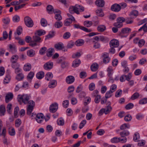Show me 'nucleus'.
<instances>
[{
    "instance_id": "f257e3e1",
    "label": "nucleus",
    "mask_w": 147,
    "mask_h": 147,
    "mask_svg": "<svg viewBox=\"0 0 147 147\" xmlns=\"http://www.w3.org/2000/svg\"><path fill=\"white\" fill-rule=\"evenodd\" d=\"M27 107V113L30 115L32 113L35 105V102L32 100H30L28 102Z\"/></svg>"
},
{
    "instance_id": "f03ea898",
    "label": "nucleus",
    "mask_w": 147,
    "mask_h": 147,
    "mask_svg": "<svg viewBox=\"0 0 147 147\" xmlns=\"http://www.w3.org/2000/svg\"><path fill=\"white\" fill-rule=\"evenodd\" d=\"M25 24L28 27H32L34 25L33 22L29 17L27 16L24 18Z\"/></svg>"
},
{
    "instance_id": "7ed1b4c3",
    "label": "nucleus",
    "mask_w": 147,
    "mask_h": 147,
    "mask_svg": "<svg viewBox=\"0 0 147 147\" xmlns=\"http://www.w3.org/2000/svg\"><path fill=\"white\" fill-rule=\"evenodd\" d=\"M30 96L28 94H23L22 95H20L18 96V98L20 100H22L23 102L25 104H27Z\"/></svg>"
},
{
    "instance_id": "20e7f679",
    "label": "nucleus",
    "mask_w": 147,
    "mask_h": 147,
    "mask_svg": "<svg viewBox=\"0 0 147 147\" xmlns=\"http://www.w3.org/2000/svg\"><path fill=\"white\" fill-rule=\"evenodd\" d=\"M102 57L103 58V63L105 64L108 63L111 59L109 56V53L107 52L103 53L102 54Z\"/></svg>"
},
{
    "instance_id": "39448f33",
    "label": "nucleus",
    "mask_w": 147,
    "mask_h": 147,
    "mask_svg": "<svg viewBox=\"0 0 147 147\" xmlns=\"http://www.w3.org/2000/svg\"><path fill=\"white\" fill-rule=\"evenodd\" d=\"M44 119L45 117L42 113H40L36 115V120L38 123H42L44 120Z\"/></svg>"
},
{
    "instance_id": "423d86ee",
    "label": "nucleus",
    "mask_w": 147,
    "mask_h": 147,
    "mask_svg": "<svg viewBox=\"0 0 147 147\" xmlns=\"http://www.w3.org/2000/svg\"><path fill=\"white\" fill-rule=\"evenodd\" d=\"M58 109V105L57 103H55L51 104L49 109L50 111L52 113H54Z\"/></svg>"
},
{
    "instance_id": "0eeeda50",
    "label": "nucleus",
    "mask_w": 147,
    "mask_h": 147,
    "mask_svg": "<svg viewBox=\"0 0 147 147\" xmlns=\"http://www.w3.org/2000/svg\"><path fill=\"white\" fill-rule=\"evenodd\" d=\"M119 45L118 41L115 39H113L111 40L109 42V45L110 47H118Z\"/></svg>"
},
{
    "instance_id": "6e6552de",
    "label": "nucleus",
    "mask_w": 147,
    "mask_h": 147,
    "mask_svg": "<svg viewBox=\"0 0 147 147\" xmlns=\"http://www.w3.org/2000/svg\"><path fill=\"white\" fill-rule=\"evenodd\" d=\"M111 8L112 11L117 12L120 11L121 7L120 5L115 3L111 6Z\"/></svg>"
},
{
    "instance_id": "1a4fd4ad",
    "label": "nucleus",
    "mask_w": 147,
    "mask_h": 147,
    "mask_svg": "<svg viewBox=\"0 0 147 147\" xmlns=\"http://www.w3.org/2000/svg\"><path fill=\"white\" fill-rule=\"evenodd\" d=\"M53 66V62H48L44 64L43 67L45 70H49L52 68Z\"/></svg>"
},
{
    "instance_id": "9d476101",
    "label": "nucleus",
    "mask_w": 147,
    "mask_h": 147,
    "mask_svg": "<svg viewBox=\"0 0 147 147\" xmlns=\"http://www.w3.org/2000/svg\"><path fill=\"white\" fill-rule=\"evenodd\" d=\"M54 47L57 50H61L64 49V45L61 42H59L55 44Z\"/></svg>"
},
{
    "instance_id": "9b49d317",
    "label": "nucleus",
    "mask_w": 147,
    "mask_h": 147,
    "mask_svg": "<svg viewBox=\"0 0 147 147\" xmlns=\"http://www.w3.org/2000/svg\"><path fill=\"white\" fill-rule=\"evenodd\" d=\"M13 94L12 93L9 92L7 94L5 98V101L6 102L8 103L13 99Z\"/></svg>"
},
{
    "instance_id": "f8f14e48",
    "label": "nucleus",
    "mask_w": 147,
    "mask_h": 147,
    "mask_svg": "<svg viewBox=\"0 0 147 147\" xmlns=\"http://www.w3.org/2000/svg\"><path fill=\"white\" fill-rule=\"evenodd\" d=\"M75 78L74 76H69L67 77L66 79V82L68 84H70L74 82Z\"/></svg>"
},
{
    "instance_id": "ddd939ff",
    "label": "nucleus",
    "mask_w": 147,
    "mask_h": 147,
    "mask_svg": "<svg viewBox=\"0 0 147 147\" xmlns=\"http://www.w3.org/2000/svg\"><path fill=\"white\" fill-rule=\"evenodd\" d=\"M57 82L55 80H52L49 83L48 86L50 88H53L57 85Z\"/></svg>"
},
{
    "instance_id": "4468645a",
    "label": "nucleus",
    "mask_w": 147,
    "mask_h": 147,
    "mask_svg": "<svg viewBox=\"0 0 147 147\" xmlns=\"http://www.w3.org/2000/svg\"><path fill=\"white\" fill-rule=\"evenodd\" d=\"M95 3L98 6L103 7L105 5V2L103 0H97Z\"/></svg>"
},
{
    "instance_id": "2eb2a0df",
    "label": "nucleus",
    "mask_w": 147,
    "mask_h": 147,
    "mask_svg": "<svg viewBox=\"0 0 147 147\" xmlns=\"http://www.w3.org/2000/svg\"><path fill=\"white\" fill-rule=\"evenodd\" d=\"M69 12L71 14H73L74 13H75L78 14H80V12L79 11H77L75 8L74 6H70L69 8Z\"/></svg>"
},
{
    "instance_id": "dca6fc26",
    "label": "nucleus",
    "mask_w": 147,
    "mask_h": 147,
    "mask_svg": "<svg viewBox=\"0 0 147 147\" xmlns=\"http://www.w3.org/2000/svg\"><path fill=\"white\" fill-rule=\"evenodd\" d=\"M81 61L80 59H76L74 61L72 64V66L74 67H78L80 64Z\"/></svg>"
},
{
    "instance_id": "f3484780",
    "label": "nucleus",
    "mask_w": 147,
    "mask_h": 147,
    "mask_svg": "<svg viewBox=\"0 0 147 147\" xmlns=\"http://www.w3.org/2000/svg\"><path fill=\"white\" fill-rule=\"evenodd\" d=\"M9 52H11L12 53H15L16 52V47L14 45L9 44Z\"/></svg>"
},
{
    "instance_id": "a211bd4d",
    "label": "nucleus",
    "mask_w": 147,
    "mask_h": 147,
    "mask_svg": "<svg viewBox=\"0 0 147 147\" xmlns=\"http://www.w3.org/2000/svg\"><path fill=\"white\" fill-rule=\"evenodd\" d=\"M45 34L46 31L45 30L42 29H40L36 30L35 33V34H36L38 36H40L44 35Z\"/></svg>"
},
{
    "instance_id": "6ab92c4d",
    "label": "nucleus",
    "mask_w": 147,
    "mask_h": 147,
    "mask_svg": "<svg viewBox=\"0 0 147 147\" xmlns=\"http://www.w3.org/2000/svg\"><path fill=\"white\" fill-rule=\"evenodd\" d=\"M31 67L32 66L31 64L29 63H28L24 65L23 69L25 71H29L31 69Z\"/></svg>"
},
{
    "instance_id": "aec40b11",
    "label": "nucleus",
    "mask_w": 147,
    "mask_h": 147,
    "mask_svg": "<svg viewBox=\"0 0 147 147\" xmlns=\"http://www.w3.org/2000/svg\"><path fill=\"white\" fill-rule=\"evenodd\" d=\"M98 65L96 63H93L90 66L91 70L93 71H96L98 69Z\"/></svg>"
},
{
    "instance_id": "412c9836",
    "label": "nucleus",
    "mask_w": 147,
    "mask_h": 147,
    "mask_svg": "<svg viewBox=\"0 0 147 147\" xmlns=\"http://www.w3.org/2000/svg\"><path fill=\"white\" fill-rule=\"evenodd\" d=\"M45 75V73L42 71H40L37 73L36 75V78L38 79H41L44 77Z\"/></svg>"
},
{
    "instance_id": "4be33fe9",
    "label": "nucleus",
    "mask_w": 147,
    "mask_h": 147,
    "mask_svg": "<svg viewBox=\"0 0 147 147\" xmlns=\"http://www.w3.org/2000/svg\"><path fill=\"white\" fill-rule=\"evenodd\" d=\"M84 41L82 39H78L76 40L75 43V45L77 46H81L84 44Z\"/></svg>"
},
{
    "instance_id": "5701e85b",
    "label": "nucleus",
    "mask_w": 147,
    "mask_h": 147,
    "mask_svg": "<svg viewBox=\"0 0 147 147\" xmlns=\"http://www.w3.org/2000/svg\"><path fill=\"white\" fill-rule=\"evenodd\" d=\"M142 30H143L144 33L147 32V25H146V24H144L143 26L140 28L136 32H141Z\"/></svg>"
},
{
    "instance_id": "b1692460",
    "label": "nucleus",
    "mask_w": 147,
    "mask_h": 147,
    "mask_svg": "<svg viewBox=\"0 0 147 147\" xmlns=\"http://www.w3.org/2000/svg\"><path fill=\"white\" fill-rule=\"evenodd\" d=\"M53 77V74L51 72H48L45 75V79L49 81L52 79Z\"/></svg>"
},
{
    "instance_id": "393cba45",
    "label": "nucleus",
    "mask_w": 147,
    "mask_h": 147,
    "mask_svg": "<svg viewBox=\"0 0 147 147\" xmlns=\"http://www.w3.org/2000/svg\"><path fill=\"white\" fill-rule=\"evenodd\" d=\"M5 106L3 105H1L0 106V115L1 116L4 115L5 112Z\"/></svg>"
},
{
    "instance_id": "a878e982",
    "label": "nucleus",
    "mask_w": 147,
    "mask_h": 147,
    "mask_svg": "<svg viewBox=\"0 0 147 147\" xmlns=\"http://www.w3.org/2000/svg\"><path fill=\"white\" fill-rule=\"evenodd\" d=\"M32 39L37 43H40L41 42V38L36 34L33 36Z\"/></svg>"
},
{
    "instance_id": "bb28decb",
    "label": "nucleus",
    "mask_w": 147,
    "mask_h": 147,
    "mask_svg": "<svg viewBox=\"0 0 147 147\" xmlns=\"http://www.w3.org/2000/svg\"><path fill=\"white\" fill-rule=\"evenodd\" d=\"M131 29L128 28H123L121 30V33L124 34L128 33L131 31Z\"/></svg>"
},
{
    "instance_id": "cd10ccee",
    "label": "nucleus",
    "mask_w": 147,
    "mask_h": 147,
    "mask_svg": "<svg viewBox=\"0 0 147 147\" xmlns=\"http://www.w3.org/2000/svg\"><path fill=\"white\" fill-rule=\"evenodd\" d=\"M19 58V56L17 55H13L11 58V63L16 62Z\"/></svg>"
},
{
    "instance_id": "c85d7f7f",
    "label": "nucleus",
    "mask_w": 147,
    "mask_h": 147,
    "mask_svg": "<svg viewBox=\"0 0 147 147\" xmlns=\"http://www.w3.org/2000/svg\"><path fill=\"white\" fill-rule=\"evenodd\" d=\"M96 13L97 16L101 17H103L104 15V14L101 9L96 10Z\"/></svg>"
},
{
    "instance_id": "c756f323",
    "label": "nucleus",
    "mask_w": 147,
    "mask_h": 147,
    "mask_svg": "<svg viewBox=\"0 0 147 147\" xmlns=\"http://www.w3.org/2000/svg\"><path fill=\"white\" fill-rule=\"evenodd\" d=\"M34 74V72L32 71H30L28 74L27 77V79L28 81H31V80L33 78Z\"/></svg>"
},
{
    "instance_id": "7c9ffc66",
    "label": "nucleus",
    "mask_w": 147,
    "mask_h": 147,
    "mask_svg": "<svg viewBox=\"0 0 147 147\" xmlns=\"http://www.w3.org/2000/svg\"><path fill=\"white\" fill-rule=\"evenodd\" d=\"M54 52V50L53 48H51L48 49L46 55L47 57H51L53 55V53Z\"/></svg>"
},
{
    "instance_id": "2f4dec72",
    "label": "nucleus",
    "mask_w": 147,
    "mask_h": 147,
    "mask_svg": "<svg viewBox=\"0 0 147 147\" xmlns=\"http://www.w3.org/2000/svg\"><path fill=\"white\" fill-rule=\"evenodd\" d=\"M129 132L127 131H124L120 132V134L121 137H125V136H128Z\"/></svg>"
},
{
    "instance_id": "473e14b6",
    "label": "nucleus",
    "mask_w": 147,
    "mask_h": 147,
    "mask_svg": "<svg viewBox=\"0 0 147 147\" xmlns=\"http://www.w3.org/2000/svg\"><path fill=\"white\" fill-rule=\"evenodd\" d=\"M97 30L99 32H103L106 29L105 26L103 25H101L98 26L97 28Z\"/></svg>"
},
{
    "instance_id": "72a5a7b5",
    "label": "nucleus",
    "mask_w": 147,
    "mask_h": 147,
    "mask_svg": "<svg viewBox=\"0 0 147 147\" xmlns=\"http://www.w3.org/2000/svg\"><path fill=\"white\" fill-rule=\"evenodd\" d=\"M138 15V11L136 10H134L130 13L129 16L131 18H134L137 16Z\"/></svg>"
},
{
    "instance_id": "f704fd0d",
    "label": "nucleus",
    "mask_w": 147,
    "mask_h": 147,
    "mask_svg": "<svg viewBox=\"0 0 147 147\" xmlns=\"http://www.w3.org/2000/svg\"><path fill=\"white\" fill-rule=\"evenodd\" d=\"M47 10L49 13L51 14L53 13V7L51 5H48L47 6Z\"/></svg>"
},
{
    "instance_id": "c9c22d12",
    "label": "nucleus",
    "mask_w": 147,
    "mask_h": 147,
    "mask_svg": "<svg viewBox=\"0 0 147 147\" xmlns=\"http://www.w3.org/2000/svg\"><path fill=\"white\" fill-rule=\"evenodd\" d=\"M27 54L30 57H32L35 54V51L32 49H30L27 51Z\"/></svg>"
},
{
    "instance_id": "e433bc0d",
    "label": "nucleus",
    "mask_w": 147,
    "mask_h": 147,
    "mask_svg": "<svg viewBox=\"0 0 147 147\" xmlns=\"http://www.w3.org/2000/svg\"><path fill=\"white\" fill-rule=\"evenodd\" d=\"M63 24L62 22L60 21H58L55 23L54 26L56 28H60L62 26Z\"/></svg>"
},
{
    "instance_id": "4c0bfd02",
    "label": "nucleus",
    "mask_w": 147,
    "mask_h": 147,
    "mask_svg": "<svg viewBox=\"0 0 147 147\" xmlns=\"http://www.w3.org/2000/svg\"><path fill=\"white\" fill-rule=\"evenodd\" d=\"M113 70L112 67L111 66H109L107 69V71L108 72V76H110L112 75L113 74Z\"/></svg>"
},
{
    "instance_id": "58836bf2",
    "label": "nucleus",
    "mask_w": 147,
    "mask_h": 147,
    "mask_svg": "<svg viewBox=\"0 0 147 147\" xmlns=\"http://www.w3.org/2000/svg\"><path fill=\"white\" fill-rule=\"evenodd\" d=\"M140 96L138 92H136L134 94L131 96L130 99L132 100H134L138 98Z\"/></svg>"
},
{
    "instance_id": "ea45409f",
    "label": "nucleus",
    "mask_w": 147,
    "mask_h": 147,
    "mask_svg": "<svg viewBox=\"0 0 147 147\" xmlns=\"http://www.w3.org/2000/svg\"><path fill=\"white\" fill-rule=\"evenodd\" d=\"M92 24V21H86L84 23V25L86 27H89L91 26Z\"/></svg>"
},
{
    "instance_id": "a19ab883",
    "label": "nucleus",
    "mask_w": 147,
    "mask_h": 147,
    "mask_svg": "<svg viewBox=\"0 0 147 147\" xmlns=\"http://www.w3.org/2000/svg\"><path fill=\"white\" fill-rule=\"evenodd\" d=\"M40 24L43 27L46 26L47 24V21L44 18H42L40 21Z\"/></svg>"
},
{
    "instance_id": "79ce46f5",
    "label": "nucleus",
    "mask_w": 147,
    "mask_h": 147,
    "mask_svg": "<svg viewBox=\"0 0 147 147\" xmlns=\"http://www.w3.org/2000/svg\"><path fill=\"white\" fill-rule=\"evenodd\" d=\"M10 76L9 74H7L4 80V83L5 84L8 83L10 80Z\"/></svg>"
},
{
    "instance_id": "37998d69",
    "label": "nucleus",
    "mask_w": 147,
    "mask_h": 147,
    "mask_svg": "<svg viewBox=\"0 0 147 147\" xmlns=\"http://www.w3.org/2000/svg\"><path fill=\"white\" fill-rule=\"evenodd\" d=\"M130 127V125L129 124L124 123L120 127V129L121 130H124L126 128H129Z\"/></svg>"
},
{
    "instance_id": "c03bdc74",
    "label": "nucleus",
    "mask_w": 147,
    "mask_h": 147,
    "mask_svg": "<svg viewBox=\"0 0 147 147\" xmlns=\"http://www.w3.org/2000/svg\"><path fill=\"white\" fill-rule=\"evenodd\" d=\"M75 45V43L72 40L69 41L68 43L67 47L68 49H70Z\"/></svg>"
},
{
    "instance_id": "a18cd8bd",
    "label": "nucleus",
    "mask_w": 147,
    "mask_h": 147,
    "mask_svg": "<svg viewBox=\"0 0 147 147\" xmlns=\"http://www.w3.org/2000/svg\"><path fill=\"white\" fill-rule=\"evenodd\" d=\"M73 20H70V19H67L64 22V25L65 26H69L72 22Z\"/></svg>"
},
{
    "instance_id": "49530a36",
    "label": "nucleus",
    "mask_w": 147,
    "mask_h": 147,
    "mask_svg": "<svg viewBox=\"0 0 147 147\" xmlns=\"http://www.w3.org/2000/svg\"><path fill=\"white\" fill-rule=\"evenodd\" d=\"M113 92L111 90H109L106 93L105 95V98L106 99H107L111 97L112 96V93Z\"/></svg>"
},
{
    "instance_id": "de8ad7c7",
    "label": "nucleus",
    "mask_w": 147,
    "mask_h": 147,
    "mask_svg": "<svg viewBox=\"0 0 147 147\" xmlns=\"http://www.w3.org/2000/svg\"><path fill=\"white\" fill-rule=\"evenodd\" d=\"M57 123L59 125H63L64 124V121L63 119L61 118L57 119Z\"/></svg>"
},
{
    "instance_id": "09e8293b",
    "label": "nucleus",
    "mask_w": 147,
    "mask_h": 147,
    "mask_svg": "<svg viewBox=\"0 0 147 147\" xmlns=\"http://www.w3.org/2000/svg\"><path fill=\"white\" fill-rule=\"evenodd\" d=\"M12 107V105L11 104H8L7 106V110L8 113L10 114L11 113V109Z\"/></svg>"
},
{
    "instance_id": "8fccbe9b",
    "label": "nucleus",
    "mask_w": 147,
    "mask_h": 147,
    "mask_svg": "<svg viewBox=\"0 0 147 147\" xmlns=\"http://www.w3.org/2000/svg\"><path fill=\"white\" fill-rule=\"evenodd\" d=\"M140 138L139 134L138 133H136L134 136V140L135 142H137L138 141V140Z\"/></svg>"
},
{
    "instance_id": "3c124183",
    "label": "nucleus",
    "mask_w": 147,
    "mask_h": 147,
    "mask_svg": "<svg viewBox=\"0 0 147 147\" xmlns=\"http://www.w3.org/2000/svg\"><path fill=\"white\" fill-rule=\"evenodd\" d=\"M100 40L103 42H107L109 40V39L107 37L103 36H100Z\"/></svg>"
},
{
    "instance_id": "603ef678",
    "label": "nucleus",
    "mask_w": 147,
    "mask_h": 147,
    "mask_svg": "<svg viewBox=\"0 0 147 147\" xmlns=\"http://www.w3.org/2000/svg\"><path fill=\"white\" fill-rule=\"evenodd\" d=\"M24 78V76L22 73L18 74L16 77V79L19 81L22 80Z\"/></svg>"
},
{
    "instance_id": "864d4df0",
    "label": "nucleus",
    "mask_w": 147,
    "mask_h": 147,
    "mask_svg": "<svg viewBox=\"0 0 147 147\" xmlns=\"http://www.w3.org/2000/svg\"><path fill=\"white\" fill-rule=\"evenodd\" d=\"M119 138L115 137L111 139V142L112 143H117L119 142Z\"/></svg>"
},
{
    "instance_id": "5fc2aeb1",
    "label": "nucleus",
    "mask_w": 147,
    "mask_h": 147,
    "mask_svg": "<svg viewBox=\"0 0 147 147\" xmlns=\"http://www.w3.org/2000/svg\"><path fill=\"white\" fill-rule=\"evenodd\" d=\"M105 110V114H107L109 113L112 109L111 107L110 106H108L107 107L104 109Z\"/></svg>"
},
{
    "instance_id": "6e6d98bb",
    "label": "nucleus",
    "mask_w": 147,
    "mask_h": 147,
    "mask_svg": "<svg viewBox=\"0 0 147 147\" xmlns=\"http://www.w3.org/2000/svg\"><path fill=\"white\" fill-rule=\"evenodd\" d=\"M125 21V19L123 17L118 18L117 20V21L120 24H123V23Z\"/></svg>"
},
{
    "instance_id": "4d7b16f0",
    "label": "nucleus",
    "mask_w": 147,
    "mask_h": 147,
    "mask_svg": "<svg viewBox=\"0 0 147 147\" xmlns=\"http://www.w3.org/2000/svg\"><path fill=\"white\" fill-rule=\"evenodd\" d=\"M47 50V48L45 47L41 48L39 50V53L40 54L43 55L45 53L46 51Z\"/></svg>"
},
{
    "instance_id": "13d9d810",
    "label": "nucleus",
    "mask_w": 147,
    "mask_h": 147,
    "mask_svg": "<svg viewBox=\"0 0 147 147\" xmlns=\"http://www.w3.org/2000/svg\"><path fill=\"white\" fill-rule=\"evenodd\" d=\"M91 98L89 97H87L84 100V105H86L89 103L91 101Z\"/></svg>"
},
{
    "instance_id": "bf43d9fd",
    "label": "nucleus",
    "mask_w": 147,
    "mask_h": 147,
    "mask_svg": "<svg viewBox=\"0 0 147 147\" xmlns=\"http://www.w3.org/2000/svg\"><path fill=\"white\" fill-rule=\"evenodd\" d=\"M22 122L21 119H16L15 121V126L18 127L21 124Z\"/></svg>"
},
{
    "instance_id": "052dcab7",
    "label": "nucleus",
    "mask_w": 147,
    "mask_h": 147,
    "mask_svg": "<svg viewBox=\"0 0 147 147\" xmlns=\"http://www.w3.org/2000/svg\"><path fill=\"white\" fill-rule=\"evenodd\" d=\"M11 66L12 68L15 69L18 67H20V65L17 62L12 63Z\"/></svg>"
},
{
    "instance_id": "680f3d73",
    "label": "nucleus",
    "mask_w": 147,
    "mask_h": 147,
    "mask_svg": "<svg viewBox=\"0 0 147 147\" xmlns=\"http://www.w3.org/2000/svg\"><path fill=\"white\" fill-rule=\"evenodd\" d=\"M55 18L58 21H60L62 19V16L60 14V13L56 14L55 15Z\"/></svg>"
},
{
    "instance_id": "e2e57ef3",
    "label": "nucleus",
    "mask_w": 147,
    "mask_h": 147,
    "mask_svg": "<svg viewBox=\"0 0 147 147\" xmlns=\"http://www.w3.org/2000/svg\"><path fill=\"white\" fill-rule=\"evenodd\" d=\"M12 19L13 22H18L20 21V18L19 16L16 15L13 17Z\"/></svg>"
},
{
    "instance_id": "0e129e2a",
    "label": "nucleus",
    "mask_w": 147,
    "mask_h": 147,
    "mask_svg": "<svg viewBox=\"0 0 147 147\" xmlns=\"http://www.w3.org/2000/svg\"><path fill=\"white\" fill-rule=\"evenodd\" d=\"M132 18H127L125 19L126 23L127 24H132L133 22V20H132Z\"/></svg>"
},
{
    "instance_id": "69168bd1",
    "label": "nucleus",
    "mask_w": 147,
    "mask_h": 147,
    "mask_svg": "<svg viewBox=\"0 0 147 147\" xmlns=\"http://www.w3.org/2000/svg\"><path fill=\"white\" fill-rule=\"evenodd\" d=\"M95 88V85L93 83H91L89 86V89L90 90L92 91Z\"/></svg>"
},
{
    "instance_id": "338daca9",
    "label": "nucleus",
    "mask_w": 147,
    "mask_h": 147,
    "mask_svg": "<svg viewBox=\"0 0 147 147\" xmlns=\"http://www.w3.org/2000/svg\"><path fill=\"white\" fill-rule=\"evenodd\" d=\"M122 93V91L121 90L119 89L117 90L115 93V96L116 97H120Z\"/></svg>"
},
{
    "instance_id": "774afa93",
    "label": "nucleus",
    "mask_w": 147,
    "mask_h": 147,
    "mask_svg": "<svg viewBox=\"0 0 147 147\" xmlns=\"http://www.w3.org/2000/svg\"><path fill=\"white\" fill-rule=\"evenodd\" d=\"M147 103V98H144L140 100L139 101V103L140 104L142 105L146 104Z\"/></svg>"
}]
</instances>
